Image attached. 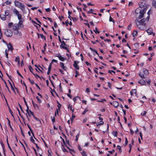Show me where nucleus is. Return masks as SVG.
Returning a JSON list of instances; mask_svg holds the SVG:
<instances>
[{
	"label": "nucleus",
	"mask_w": 156,
	"mask_h": 156,
	"mask_svg": "<svg viewBox=\"0 0 156 156\" xmlns=\"http://www.w3.org/2000/svg\"><path fill=\"white\" fill-rule=\"evenodd\" d=\"M145 21L144 19L139 20L138 19H136L135 22L137 26L141 30H144L145 28L146 23H144Z\"/></svg>",
	"instance_id": "nucleus-1"
},
{
	"label": "nucleus",
	"mask_w": 156,
	"mask_h": 156,
	"mask_svg": "<svg viewBox=\"0 0 156 156\" xmlns=\"http://www.w3.org/2000/svg\"><path fill=\"white\" fill-rule=\"evenodd\" d=\"M14 4L16 6L20 9L22 10H23L25 9V6L23 4L19 1H15Z\"/></svg>",
	"instance_id": "nucleus-2"
},
{
	"label": "nucleus",
	"mask_w": 156,
	"mask_h": 156,
	"mask_svg": "<svg viewBox=\"0 0 156 156\" xmlns=\"http://www.w3.org/2000/svg\"><path fill=\"white\" fill-rule=\"evenodd\" d=\"M5 34L7 37H11L12 35V30L8 29L5 30Z\"/></svg>",
	"instance_id": "nucleus-3"
},
{
	"label": "nucleus",
	"mask_w": 156,
	"mask_h": 156,
	"mask_svg": "<svg viewBox=\"0 0 156 156\" xmlns=\"http://www.w3.org/2000/svg\"><path fill=\"white\" fill-rule=\"evenodd\" d=\"M56 56L58 58L59 60L62 62H63L65 60H66V58L62 57L60 55H57Z\"/></svg>",
	"instance_id": "nucleus-4"
},
{
	"label": "nucleus",
	"mask_w": 156,
	"mask_h": 156,
	"mask_svg": "<svg viewBox=\"0 0 156 156\" xmlns=\"http://www.w3.org/2000/svg\"><path fill=\"white\" fill-rule=\"evenodd\" d=\"M146 10V9H144L142 11V12L140 13L139 17V18L140 19H141L143 17L144 14Z\"/></svg>",
	"instance_id": "nucleus-5"
},
{
	"label": "nucleus",
	"mask_w": 156,
	"mask_h": 156,
	"mask_svg": "<svg viewBox=\"0 0 156 156\" xmlns=\"http://www.w3.org/2000/svg\"><path fill=\"white\" fill-rule=\"evenodd\" d=\"M59 65L62 68V69H63L64 70H65V71L67 69V68H66V66H64V64L63 63H62V62H60L59 63Z\"/></svg>",
	"instance_id": "nucleus-6"
},
{
	"label": "nucleus",
	"mask_w": 156,
	"mask_h": 156,
	"mask_svg": "<svg viewBox=\"0 0 156 156\" xmlns=\"http://www.w3.org/2000/svg\"><path fill=\"white\" fill-rule=\"evenodd\" d=\"M110 104L111 105H112L115 108H117L119 105V103L116 101H114L112 103H111Z\"/></svg>",
	"instance_id": "nucleus-7"
},
{
	"label": "nucleus",
	"mask_w": 156,
	"mask_h": 156,
	"mask_svg": "<svg viewBox=\"0 0 156 156\" xmlns=\"http://www.w3.org/2000/svg\"><path fill=\"white\" fill-rule=\"evenodd\" d=\"M14 33L17 36H20L21 35V33L18 30H15Z\"/></svg>",
	"instance_id": "nucleus-8"
},
{
	"label": "nucleus",
	"mask_w": 156,
	"mask_h": 156,
	"mask_svg": "<svg viewBox=\"0 0 156 156\" xmlns=\"http://www.w3.org/2000/svg\"><path fill=\"white\" fill-rule=\"evenodd\" d=\"M24 21V20L19 21V22L17 23V24L20 27H22L24 26L23 24Z\"/></svg>",
	"instance_id": "nucleus-9"
},
{
	"label": "nucleus",
	"mask_w": 156,
	"mask_h": 156,
	"mask_svg": "<svg viewBox=\"0 0 156 156\" xmlns=\"http://www.w3.org/2000/svg\"><path fill=\"white\" fill-rule=\"evenodd\" d=\"M13 13L15 14L18 17L21 14L19 13V11L16 9H14L13 10Z\"/></svg>",
	"instance_id": "nucleus-10"
},
{
	"label": "nucleus",
	"mask_w": 156,
	"mask_h": 156,
	"mask_svg": "<svg viewBox=\"0 0 156 156\" xmlns=\"http://www.w3.org/2000/svg\"><path fill=\"white\" fill-rule=\"evenodd\" d=\"M20 27L17 24H15L13 25V29L14 30H18Z\"/></svg>",
	"instance_id": "nucleus-11"
},
{
	"label": "nucleus",
	"mask_w": 156,
	"mask_h": 156,
	"mask_svg": "<svg viewBox=\"0 0 156 156\" xmlns=\"http://www.w3.org/2000/svg\"><path fill=\"white\" fill-rule=\"evenodd\" d=\"M146 32L150 35L153 33V30L151 28H149L146 30Z\"/></svg>",
	"instance_id": "nucleus-12"
},
{
	"label": "nucleus",
	"mask_w": 156,
	"mask_h": 156,
	"mask_svg": "<svg viewBox=\"0 0 156 156\" xmlns=\"http://www.w3.org/2000/svg\"><path fill=\"white\" fill-rule=\"evenodd\" d=\"M6 16L4 14H1L0 16V17L2 20H5L6 19Z\"/></svg>",
	"instance_id": "nucleus-13"
},
{
	"label": "nucleus",
	"mask_w": 156,
	"mask_h": 156,
	"mask_svg": "<svg viewBox=\"0 0 156 156\" xmlns=\"http://www.w3.org/2000/svg\"><path fill=\"white\" fill-rule=\"evenodd\" d=\"M136 89H132V91H130V94L131 95H133L134 94H135L136 95Z\"/></svg>",
	"instance_id": "nucleus-14"
},
{
	"label": "nucleus",
	"mask_w": 156,
	"mask_h": 156,
	"mask_svg": "<svg viewBox=\"0 0 156 156\" xmlns=\"http://www.w3.org/2000/svg\"><path fill=\"white\" fill-rule=\"evenodd\" d=\"M78 63L76 61H74V63L73 64V66L76 69L78 70L79 69V67L77 65Z\"/></svg>",
	"instance_id": "nucleus-15"
},
{
	"label": "nucleus",
	"mask_w": 156,
	"mask_h": 156,
	"mask_svg": "<svg viewBox=\"0 0 156 156\" xmlns=\"http://www.w3.org/2000/svg\"><path fill=\"white\" fill-rule=\"evenodd\" d=\"M138 82L141 85H144L146 83L145 81L143 80H139Z\"/></svg>",
	"instance_id": "nucleus-16"
},
{
	"label": "nucleus",
	"mask_w": 156,
	"mask_h": 156,
	"mask_svg": "<svg viewBox=\"0 0 156 156\" xmlns=\"http://www.w3.org/2000/svg\"><path fill=\"white\" fill-rule=\"evenodd\" d=\"M138 32L137 30H134L132 34V35L133 37H135L137 36Z\"/></svg>",
	"instance_id": "nucleus-17"
},
{
	"label": "nucleus",
	"mask_w": 156,
	"mask_h": 156,
	"mask_svg": "<svg viewBox=\"0 0 156 156\" xmlns=\"http://www.w3.org/2000/svg\"><path fill=\"white\" fill-rule=\"evenodd\" d=\"M142 71L143 72V73L145 75H147L148 74V71L146 69H142Z\"/></svg>",
	"instance_id": "nucleus-18"
},
{
	"label": "nucleus",
	"mask_w": 156,
	"mask_h": 156,
	"mask_svg": "<svg viewBox=\"0 0 156 156\" xmlns=\"http://www.w3.org/2000/svg\"><path fill=\"white\" fill-rule=\"evenodd\" d=\"M8 47L9 50H10L11 51H12L13 49L12 46V45L10 44L9 43L8 45Z\"/></svg>",
	"instance_id": "nucleus-19"
},
{
	"label": "nucleus",
	"mask_w": 156,
	"mask_h": 156,
	"mask_svg": "<svg viewBox=\"0 0 156 156\" xmlns=\"http://www.w3.org/2000/svg\"><path fill=\"white\" fill-rule=\"evenodd\" d=\"M10 13V11L9 10H6L5 12V15L6 16H8Z\"/></svg>",
	"instance_id": "nucleus-20"
},
{
	"label": "nucleus",
	"mask_w": 156,
	"mask_h": 156,
	"mask_svg": "<svg viewBox=\"0 0 156 156\" xmlns=\"http://www.w3.org/2000/svg\"><path fill=\"white\" fill-rule=\"evenodd\" d=\"M150 12H151L150 10L148 11L147 12V14H148V16H147V17L145 19L146 21H148L149 20V15L150 14Z\"/></svg>",
	"instance_id": "nucleus-21"
},
{
	"label": "nucleus",
	"mask_w": 156,
	"mask_h": 156,
	"mask_svg": "<svg viewBox=\"0 0 156 156\" xmlns=\"http://www.w3.org/2000/svg\"><path fill=\"white\" fill-rule=\"evenodd\" d=\"M139 75L141 78L143 79L145 78L144 75L141 72L139 74Z\"/></svg>",
	"instance_id": "nucleus-22"
},
{
	"label": "nucleus",
	"mask_w": 156,
	"mask_h": 156,
	"mask_svg": "<svg viewBox=\"0 0 156 156\" xmlns=\"http://www.w3.org/2000/svg\"><path fill=\"white\" fill-rule=\"evenodd\" d=\"M104 124V122L103 121H101L100 122H97L96 123V125L97 126H98L99 125H102Z\"/></svg>",
	"instance_id": "nucleus-23"
},
{
	"label": "nucleus",
	"mask_w": 156,
	"mask_h": 156,
	"mask_svg": "<svg viewBox=\"0 0 156 156\" xmlns=\"http://www.w3.org/2000/svg\"><path fill=\"white\" fill-rule=\"evenodd\" d=\"M15 62H18V63L20 64V58L19 56H17L15 58Z\"/></svg>",
	"instance_id": "nucleus-24"
},
{
	"label": "nucleus",
	"mask_w": 156,
	"mask_h": 156,
	"mask_svg": "<svg viewBox=\"0 0 156 156\" xmlns=\"http://www.w3.org/2000/svg\"><path fill=\"white\" fill-rule=\"evenodd\" d=\"M81 153L82 155V156H87L86 152L84 151H82L81 152Z\"/></svg>",
	"instance_id": "nucleus-25"
},
{
	"label": "nucleus",
	"mask_w": 156,
	"mask_h": 156,
	"mask_svg": "<svg viewBox=\"0 0 156 156\" xmlns=\"http://www.w3.org/2000/svg\"><path fill=\"white\" fill-rule=\"evenodd\" d=\"M152 5L156 8V0H153L152 3Z\"/></svg>",
	"instance_id": "nucleus-26"
},
{
	"label": "nucleus",
	"mask_w": 156,
	"mask_h": 156,
	"mask_svg": "<svg viewBox=\"0 0 156 156\" xmlns=\"http://www.w3.org/2000/svg\"><path fill=\"white\" fill-rule=\"evenodd\" d=\"M17 17H18V20H19V21L24 20L22 18L21 15L18 16Z\"/></svg>",
	"instance_id": "nucleus-27"
},
{
	"label": "nucleus",
	"mask_w": 156,
	"mask_h": 156,
	"mask_svg": "<svg viewBox=\"0 0 156 156\" xmlns=\"http://www.w3.org/2000/svg\"><path fill=\"white\" fill-rule=\"evenodd\" d=\"M1 146H2V148H3V149L4 154L5 155V150H4V145L2 143V142H1Z\"/></svg>",
	"instance_id": "nucleus-28"
},
{
	"label": "nucleus",
	"mask_w": 156,
	"mask_h": 156,
	"mask_svg": "<svg viewBox=\"0 0 156 156\" xmlns=\"http://www.w3.org/2000/svg\"><path fill=\"white\" fill-rule=\"evenodd\" d=\"M80 98L78 96H76L73 98V100L74 102H76L78 99H79Z\"/></svg>",
	"instance_id": "nucleus-29"
},
{
	"label": "nucleus",
	"mask_w": 156,
	"mask_h": 156,
	"mask_svg": "<svg viewBox=\"0 0 156 156\" xmlns=\"http://www.w3.org/2000/svg\"><path fill=\"white\" fill-rule=\"evenodd\" d=\"M68 108H69L71 111H72L73 113L74 112V109L72 108V105H69Z\"/></svg>",
	"instance_id": "nucleus-30"
},
{
	"label": "nucleus",
	"mask_w": 156,
	"mask_h": 156,
	"mask_svg": "<svg viewBox=\"0 0 156 156\" xmlns=\"http://www.w3.org/2000/svg\"><path fill=\"white\" fill-rule=\"evenodd\" d=\"M75 73L76 74H75V77H77L79 75V73L78 72V71H77L76 70H75Z\"/></svg>",
	"instance_id": "nucleus-31"
},
{
	"label": "nucleus",
	"mask_w": 156,
	"mask_h": 156,
	"mask_svg": "<svg viewBox=\"0 0 156 156\" xmlns=\"http://www.w3.org/2000/svg\"><path fill=\"white\" fill-rule=\"evenodd\" d=\"M5 3L6 5H10L11 4V2L9 0H7L5 2Z\"/></svg>",
	"instance_id": "nucleus-32"
},
{
	"label": "nucleus",
	"mask_w": 156,
	"mask_h": 156,
	"mask_svg": "<svg viewBox=\"0 0 156 156\" xmlns=\"http://www.w3.org/2000/svg\"><path fill=\"white\" fill-rule=\"evenodd\" d=\"M131 27L132 24L130 23L128 26L127 29L129 30H131Z\"/></svg>",
	"instance_id": "nucleus-33"
},
{
	"label": "nucleus",
	"mask_w": 156,
	"mask_h": 156,
	"mask_svg": "<svg viewBox=\"0 0 156 156\" xmlns=\"http://www.w3.org/2000/svg\"><path fill=\"white\" fill-rule=\"evenodd\" d=\"M88 111V110L87 109H85L82 113V114L83 115H84Z\"/></svg>",
	"instance_id": "nucleus-34"
},
{
	"label": "nucleus",
	"mask_w": 156,
	"mask_h": 156,
	"mask_svg": "<svg viewBox=\"0 0 156 156\" xmlns=\"http://www.w3.org/2000/svg\"><path fill=\"white\" fill-rule=\"evenodd\" d=\"M36 98L38 102L39 103H40L41 102V101L40 99L39 98L38 96L36 97Z\"/></svg>",
	"instance_id": "nucleus-35"
},
{
	"label": "nucleus",
	"mask_w": 156,
	"mask_h": 156,
	"mask_svg": "<svg viewBox=\"0 0 156 156\" xmlns=\"http://www.w3.org/2000/svg\"><path fill=\"white\" fill-rule=\"evenodd\" d=\"M109 21L110 22H112L113 23H115L114 20H113L111 16L109 17Z\"/></svg>",
	"instance_id": "nucleus-36"
},
{
	"label": "nucleus",
	"mask_w": 156,
	"mask_h": 156,
	"mask_svg": "<svg viewBox=\"0 0 156 156\" xmlns=\"http://www.w3.org/2000/svg\"><path fill=\"white\" fill-rule=\"evenodd\" d=\"M40 37H41L42 38V39H44V40L45 39V37L42 34H40Z\"/></svg>",
	"instance_id": "nucleus-37"
},
{
	"label": "nucleus",
	"mask_w": 156,
	"mask_h": 156,
	"mask_svg": "<svg viewBox=\"0 0 156 156\" xmlns=\"http://www.w3.org/2000/svg\"><path fill=\"white\" fill-rule=\"evenodd\" d=\"M27 114H28V115L30 116V115L31 114H32L33 115V116L34 115H33V113L31 112V111L30 110L29 111V112H28Z\"/></svg>",
	"instance_id": "nucleus-38"
},
{
	"label": "nucleus",
	"mask_w": 156,
	"mask_h": 156,
	"mask_svg": "<svg viewBox=\"0 0 156 156\" xmlns=\"http://www.w3.org/2000/svg\"><path fill=\"white\" fill-rule=\"evenodd\" d=\"M118 148L119 149V151L121 153L122 152V150L121 149V147L120 146H117Z\"/></svg>",
	"instance_id": "nucleus-39"
},
{
	"label": "nucleus",
	"mask_w": 156,
	"mask_h": 156,
	"mask_svg": "<svg viewBox=\"0 0 156 156\" xmlns=\"http://www.w3.org/2000/svg\"><path fill=\"white\" fill-rule=\"evenodd\" d=\"M7 144H8V147H9V148L10 149V151H12V152L13 153V152L12 151V150L11 147L9 146V144L8 143V139H7Z\"/></svg>",
	"instance_id": "nucleus-40"
},
{
	"label": "nucleus",
	"mask_w": 156,
	"mask_h": 156,
	"mask_svg": "<svg viewBox=\"0 0 156 156\" xmlns=\"http://www.w3.org/2000/svg\"><path fill=\"white\" fill-rule=\"evenodd\" d=\"M117 132L116 131V132H113V136H115L116 137L117 136Z\"/></svg>",
	"instance_id": "nucleus-41"
},
{
	"label": "nucleus",
	"mask_w": 156,
	"mask_h": 156,
	"mask_svg": "<svg viewBox=\"0 0 156 156\" xmlns=\"http://www.w3.org/2000/svg\"><path fill=\"white\" fill-rule=\"evenodd\" d=\"M146 113V112L145 111H144L141 113V115H144Z\"/></svg>",
	"instance_id": "nucleus-42"
},
{
	"label": "nucleus",
	"mask_w": 156,
	"mask_h": 156,
	"mask_svg": "<svg viewBox=\"0 0 156 156\" xmlns=\"http://www.w3.org/2000/svg\"><path fill=\"white\" fill-rule=\"evenodd\" d=\"M79 136V135L78 134L76 135L75 139V140L76 141H77L78 140Z\"/></svg>",
	"instance_id": "nucleus-43"
},
{
	"label": "nucleus",
	"mask_w": 156,
	"mask_h": 156,
	"mask_svg": "<svg viewBox=\"0 0 156 156\" xmlns=\"http://www.w3.org/2000/svg\"><path fill=\"white\" fill-rule=\"evenodd\" d=\"M30 140H31V141L33 143H34V144H35V142H34V139L32 137H31L30 138Z\"/></svg>",
	"instance_id": "nucleus-44"
},
{
	"label": "nucleus",
	"mask_w": 156,
	"mask_h": 156,
	"mask_svg": "<svg viewBox=\"0 0 156 156\" xmlns=\"http://www.w3.org/2000/svg\"><path fill=\"white\" fill-rule=\"evenodd\" d=\"M34 118L37 120V121H39V122H41V121H40V120H39V119L36 117H35L34 115L33 116Z\"/></svg>",
	"instance_id": "nucleus-45"
},
{
	"label": "nucleus",
	"mask_w": 156,
	"mask_h": 156,
	"mask_svg": "<svg viewBox=\"0 0 156 156\" xmlns=\"http://www.w3.org/2000/svg\"><path fill=\"white\" fill-rule=\"evenodd\" d=\"M94 32H95V33L96 34H97V33L99 34L100 33V32L97 30L96 27L95 28V30H94Z\"/></svg>",
	"instance_id": "nucleus-46"
},
{
	"label": "nucleus",
	"mask_w": 156,
	"mask_h": 156,
	"mask_svg": "<svg viewBox=\"0 0 156 156\" xmlns=\"http://www.w3.org/2000/svg\"><path fill=\"white\" fill-rule=\"evenodd\" d=\"M108 72L111 74H112V73H115V72L113 70H109Z\"/></svg>",
	"instance_id": "nucleus-47"
},
{
	"label": "nucleus",
	"mask_w": 156,
	"mask_h": 156,
	"mask_svg": "<svg viewBox=\"0 0 156 156\" xmlns=\"http://www.w3.org/2000/svg\"><path fill=\"white\" fill-rule=\"evenodd\" d=\"M92 51L94 52L96 54L98 55H99L97 51L96 50H95V49H92Z\"/></svg>",
	"instance_id": "nucleus-48"
},
{
	"label": "nucleus",
	"mask_w": 156,
	"mask_h": 156,
	"mask_svg": "<svg viewBox=\"0 0 156 156\" xmlns=\"http://www.w3.org/2000/svg\"><path fill=\"white\" fill-rule=\"evenodd\" d=\"M78 147L80 151H81L82 150V148L80 145H78Z\"/></svg>",
	"instance_id": "nucleus-49"
},
{
	"label": "nucleus",
	"mask_w": 156,
	"mask_h": 156,
	"mask_svg": "<svg viewBox=\"0 0 156 156\" xmlns=\"http://www.w3.org/2000/svg\"><path fill=\"white\" fill-rule=\"evenodd\" d=\"M68 13L69 15V16L68 17L69 18L70 20H71L72 17H71L70 16V14H71V13L69 11H68Z\"/></svg>",
	"instance_id": "nucleus-50"
},
{
	"label": "nucleus",
	"mask_w": 156,
	"mask_h": 156,
	"mask_svg": "<svg viewBox=\"0 0 156 156\" xmlns=\"http://www.w3.org/2000/svg\"><path fill=\"white\" fill-rule=\"evenodd\" d=\"M13 25V23H9L8 24V26L9 27H11Z\"/></svg>",
	"instance_id": "nucleus-51"
},
{
	"label": "nucleus",
	"mask_w": 156,
	"mask_h": 156,
	"mask_svg": "<svg viewBox=\"0 0 156 156\" xmlns=\"http://www.w3.org/2000/svg\"><path fill=\"white\" fill-rule=\"evenodd\" d=\"M51 120L53 123H54V122H55V119L54 117H53L51 116Z\"/></svg>",
	"instance_id": "nucleus-52"
},
{
	"label": "nucleus",
	"mask_w": 156,
	"mask_h": 156,
	"mask_svg": "<svg viewBox=\"0 0 156 156\" xmlns=\"http://www.w3.org/2000/svg\"><path fill=\"white\" fill-rule=\"evenodd\" d=\"M128 143V141L127 140V138L126 137V138H125V145H126Z\"/></svg>",
	"instance_id": "nucleus-53"
},
{
	"label": "nucleus",
	"mask_w": 156,
	"mask_h": 156,
	"mask_svg": "<svg viewBox=\"0 0 156 156\" xmlns=\"http://www.w3.org/2000/svg\"><path fill=\"white\" fill-rule=\"evenodd\" d=\"M29 70H30V71L33 73H33L32 72V70H33L32 68L30 66L29 67Z\"/></svg>",
	"instance_id": "nucleus-54"
},
{
	"label": "nucleus",
	"mask_w": 156,
	"mask_h": 156,
	"mask_svg": "<svg viewBox=\"0 0 156 156\" xmlns=\"http://www.w3.org/2000/svg\"><path fill=\"white\" fill-rule=\"evenodd\" d=\"M45 11L47 12H49L51 10H50V8H48L45 9Z\"/></svg>",
	"instance_id": "nucleus-55"
},
{
	"label": "nucleus",
	"mask_w": 156,
	"mask_h": 156,
	"mask_svg": "<svg viewBox=\"0 0 156 156\" xmlns=\"http://www.w3.org/2000/svg\"><path fill=\"white\" fill-rule=\"evenodd\" d=\"M71 18H72L71 19H72L73 20V21L75 22V21H76L77 19L76 18H75V17H74V18L71 17Z\"/></svg>",
	"instance_id": "nucleus-56"
},
{
	"label": "nucleus",
	"mask_w": 156,
	"mask_h": 156,
	"mask_svg": "<svg viewBox=\"0 0 156 156\" xmlns=\"http://www.w3.org/2000/svg\"><path fill=\"white\" fill-rule=\"evenodd\" d=\"M66 55L68 57V60H69V57L70 56V55L69 53H66Z\"/></svg>",
	"instance_id": "nucleus-57"
},
{
	"label": "nucleus",
	"mask_w": 156,
	"mask_h": 156,
	"mask_svg": "<svg viewBox=\"0 0 156 156\" xmlns=\"http://www.w3.org/2000/svg\"><path fill=\"white\" fill-rule=\"evenodd\" d=\"M108 86L110 88H111L112 85L110 83H108Z\"/></svg>",
	"instance_id": "nucleus-58"
},
{
	"label": "nucleus",
	"mask_w": 156,
	"mask_h": 156,
	"mask_svg": "<svg viewBox=\"0 0 156 156\" xmlns=\"http://www.w3.org/2000/svg\"><path fill=\"white\" fill-rule=\"evenodd\" d=\"M93 11V10L92 9H90L89 10V11L88 12V13H92L93 12H92V11Z\"/></svg>",
	"instance_id": "nucleus-59"
},
{
	"label": "nucleus",
	"mask_w": 156,
	"mask_h": 156,
	"mask_svg": "<svg viewBox=\"0 0 156 156\" xmlns=\"http://www.w3.org/2000/svg\"><path fill=\"white\" fill-rule=\"evenodd\" d=\"M7 119L8 120V124H9V127H10V128H12V127L10 125V121L9 120V119L7 118Z\"/></svg>",
	"instance_id": "nucleus-60"
},
{
	"label": "nucleus",
	"mask_w": 156,
	"mask_h": 156,
	"mask_svg": "<svg viewBox=\"0 0 156 156\" xmlns=\"http://www.w3.org/2000/svg\"><path fill=\"white\" fill-rule=\"evenodd\" d=\"M17 73L19 76H20L21 77L23 78V76H22L21 75L20 73L19 72L18 70L17 71Z\"/></svg>",
	"instance_id": "nucleus-61"
},
{
	"label": "nucleus",
	"mask_w": 156,
	"mask_h": 156,
	"mask_svg": "<svg viewBox=\"0 0 156 156\" xmlns=\"http://www.w3.org/2000/svg\"><path fill=\"white\" fill-rule=\"evenodd\" d=\"M35 76V77L36 78H39L40 77V76L37 75V74H34L33 73V74Z\"/></svg>",
	"instance_id": "nucleus-62"
},
{
	"label": "nucleus",
	"mask_w": 156,
	"mask_h": 156,
	"mask_svg": "<svg viewBox=\"0 0 156 156\" xmlns=\"http://www.w3.org/2000/svg\"><path fill=\"white\" fill-rule=\"evenodd\" d=\"M75 117V116L73 115H72V118L71 119V121H73V119Z\"/></svg>",
	"instance_id": "nucleus-63"
},
{
	"label": "nucleus",
	"mask_w": 156,
	"mask_h": 156,
	"mask_svg": "<svg viewBox=\"0 0 156 156\" xmlns=\"http://www.w3.org/2000/svg\"><path fill=\"white\" fill-rule=\"evenodd\" d=\"M48 156H52V155H51V153L49 152V150L48 151Z\"/></svg>",
	"instance_id": "nucleus-64"
}]
</instances>
